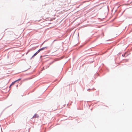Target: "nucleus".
I'll return each mask as SVG.
<instances>
[{
	"mask_svg": "<svg viewBox=\"0 0 132 132\" xmlns=\"http://www.w3.org/2000/svg\"><path fill=\"white\" fill-rule=\"evenodd\" d=\"M47 48V47H45L43 48H42L40 49L39 50H38V52H39L43 50H44L46 48Z\"/></svg>",
	"mask_w": 132,
	"mask_h": 132,
	"instance_id": "obj_1",
	"label": "nucleus"
},
{
	"mask_svg": "<svg viewBox=\"0 0 132 132\" xmlns=\"http://www.w3.org/2000/svg\"><path fill=\"white\" fill-rule=\"evenodd\" d=\"M39 52H38V51L34 54L32 56V58L33 57L35 56Z\"/></svg>",
	"mask_w": 132,
	"mask_h": 132,
	"instance_id": "obj_2",
	"label": "nucleus"
},
{
	"mask_svg": "<svg viewBox=\"0 0 132 132\" xmlns=\"http://www.w3.org/2000/svg\"><path fill=\"white\" fill-rule=\"evenodd\" d=\"M38 117V116L37 115V114H35L33 116V117L35 118H36Z\"/></svg>",
	"mask_w": 132,
	"mask_h": 132,
	"instance_id": "obj_3",
	"label": "nucleus"
},
{
	"mask_svg": "<svg viewBox=\"0 0 132 132\" xmlns=\"http://www.w3.org/2000/svg\"><path fill=\"white\" fill-rule=\"evenodd\" d=\"M16 81H14L12 82V83L11 85V86H12V85H13L14 84V83H15V82H16Z\"/></svg>",
	"mask_w": 132,
	"mask_h": 132,
	"instance_id": "obj_4",
	"label": "nucleus"
},
{
	"mask_svg": "<svg viewBox=\"0 0 132 132\" xmlns=\"http://www.w3.org/2000/svg\"><path fill=\"white\" fill-rule=\"evenodd\" d=\"M21 80V79L19 78V79H18V80H16V81H18L20 80Z\"/></svg>",
	"mask_w": 132,
	"mask_h": 132,
	"instance_id": "obj_5",
	"label": "nucleus"
},
{
	"mask_svg": "<svg viewBox=\"0 0 132 132\" xmlns=\"http://www.w3.org/2000/svg\"><path fill=\"white\" fill-rule=\"evenodd\" d=\"M18 85H16V87H18Z\"/></svg>",
	"mask_w": 132,
	"mask_h": 132,
	"instance_id": "obj_6",
	"label": "nucleus"
},
{
	"mask_svg": "<svg viewBox=\"0 0 132 132\" xmlns=\"http://www.w3.org/2000/svg\"><path fill=\"white\" fill-rule=\"evenodd\" d=\"M11 86V85L10 86V87Z\"/></svg>",
	"mask_w": 132,
	"mask_h": 132,
	"instance_id": "obj_7",
	"label": "nucleus"
}]
</instances>
